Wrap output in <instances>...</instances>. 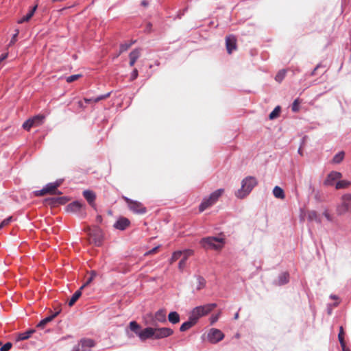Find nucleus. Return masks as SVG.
<instances>
[{"instance_id": "42", "label": "nucleus", "mask_w": 351, "mask_h": 351, "mask_svg": "<svg viewBox=\"0 0 351 351\" xmlns=\"http://www.w3.org/2000/svg\"><path fill=\"white\" fill-rule=\"evenodd\" d=\"M47 192L45 191V188H43L42 190L35 192V195L37 196L40 195H44L47 194Z\"/></svg>"}, {"instance_id": "27", "label": "nucleus", "mask_w": 351, "mask_h": 351, "mask_svg": "<svg viewBox=\"0 0 351 351\" xmlns=\"http://www.w3.org/2000/svg\"><path fill=\"white\" fill-rule=\"evenodd\" d=\"M59 182L50 183L45 187V191H47V193H55L56 190L59 186Z\"/></svg>"}, {"instance_id": "35", "label": "nucleus", "mask_w": 351, "mask_h": 351, "mask_svg": "<svg viewBox=\"0 0 351 351\" xmlns=\"http://www.w3.org/2000/svg\"><path fill=\"white\" fill-rule=\"evenodd\" d=\"M197 290L202 289V288L204 287V286L206 285L205 279L201 276H199L197 278Z\"/></svg>"}, {"instance_id": "52", "label": "nucleus", "mask_w": 351, "mask_h": 351, "mask_svg": "<svg viewBox=\"0 0 351 351\" xmlns=\"http://www.w3.org/2000/svg\"><path fill=\"white\" fill-rule=\"evenodd\" d=\"M1 345V342L0 341V346Z\"/></svg>"}, {"instance_id": "19", "label": "nucleus", "mask_w": 351, "mask_h": 351, "mask_svg": "<svg viewBox=\"0 0 351 351\" xmlns=\"http://www.w3.org/2000/svg\"><path fill=\"white\" fill-rule=\"evenodd\" d=\"M196 323L197 321L190 315L189 320L181 325L180 330L181 332H185L192 328Z\"/></svg>"}, {"instance_id": "32", "label": "nucleus", "mask_w": 351, "mask_h": 351, "mask_svg": "<svg viewBox=\"0 0 351 351\" xmlns=\"http://www.w3.org/2000/svg\"><path fill=\"white\" fill-rule=\"evenodd\" d=\"M140 56V52L138 50H134L132 51L130 54V64L131 66L134 65L136 60Z\"/></svg>"}, {"instance_id": "14", "label": "nucleus", "mask_w": 351, "mask_h": 351, "mask_svg": "<svg viewBox=\"0 0 351 351\" xmlns=\"http://www.w3.org/2000/svg\"><path fill=\"white\" fill-rule=\"evenodd\" d=\"M138 337L142 341H145L148 339H154V328H145L144 330L141 331V333L138 334Z\"/></svg>"}, {"instance_id": "33", "label": "nucleus", "mask_w": 351, "mask_h": 351, "mask_svg": "<svg viewBox=\"0 0 351 351\" xmlns=\"http://www.w3.org/2000/svg\"><path fill=\"white\" fill-rule=\"evenodd\" d=\"M345 154L343 152L337 153L333 158L332 162L335 164L340 163L344 158Z\"/></svg>"}, {"instance_id": "39", "label": "nucleus", "mask_w": 351, "mask_h": 351, "mask_svg": "<svg viewBox=\"0 0 351 351\" xmlns=\"http://www.w3.org/2000/svg\"><path fill=\"white\" fill-rule=\"evenodd\" d=\"M80 75H73L69 76L66 78V82L69 83L73 82V81L78 80L80 77Z\"/></svg>"}, {"instance_id": "37", "label": "nucleus", "mask_w": 351, "mask_h": 351, "mask_svg": "<svg viewBox=\"0 0 351 351\" xmlns=\"http://www.w3.org/2000/svg\"><path fill=\"white\" fill-rule=\"evenodd\" d=\"M280 107H276L269 114V118L273 119L277 117L280 114Z\"/></svg>"}, {"instance_id": "2", "label": "nucleus", "mask_w": 351, "mask_h": 351, "mask_svg": "<svg viewBox=\"0 0 351 351\" xmlns=\"http://www.w3.org/2000/svg\"><path fill=\"white\" fill-rule=\"evenodd\" d=\"M256 185V180L252 177H248L243 180L241 187L236 192V196L240 199L246 197Z\"/></svg>"}, {"instance_id": "38", "label": "nucleus", "mask_w": 351, "mask_h": 351, "mask_svg": "<svg viewBox=\"0 0 351 351\" xmlns=\"http://www.w3.org/2000/svg\"><path fill=\"white\" fill-rule=\"evenodd\" d=\"M12 347V343L10 342H7L0 348V351H9Z\"/></svg>"}, {"instance_id": "45", "label": "nucleus", "mask_w": 351, "mask_h": 351, "mask_svg": "<svg viewBox=\"0 0 351 351\" xmlns=\"http://www.w3.org/2000/svg\"><path fill=\"white\" fill-rule=\"evenodd\" d=\"M341 348L343 351H351L349 348H348L346 345V343H343V344H341Z\"/></svg>"}, {"instance_id": "6", "label": "nucleus", "mask_w": 351, "mask_h": 351, "mask_svg": "<svg viewBox=\"0 0 351 351\" xmlns=\"http://www.w3.org/2000/svg\"><path fill=\"white\" fill-rule=\"evenodd\" d=\"M45 119V116L37 115L25 121L23 124V129L29 130L32 127L40 125Z\"/></svg>"}, {"instance_id": "51", "label": "nucleus", "mask_w": 351, "mask_h": 351, "mask_svg": "<svg viewBox=\"0 0 351 351\" xmlns=\"http://www.w3.org/2000/svg\"><path fill=\"white\" fill-rule=\"evenodd\" d=\"M331 298L335 300L338 299V298L336 295H331Z\"/></svg>"}, {"instance_id": "48", "label": "nucleus", "mask_w": 351, "mask_h": 351, "mask_svg": "<svg viewBox=\"0 0 351 351\" xmlns=\"http://www.w3.org/2000/svg\"><path fill=\"white\" fill-rule=\"evenodd\" d=\"M137 75H138V73H137V71L136 70H134L132 73V77L133 78H136L137 77Z\"/></svg>"}, {"instance_id": "28", "label": "nucleus", "mask_w": 351, "mask_h": 351, "mask_svg": "<svg viewBox=\"0 0 351 351\" xmlns=\"http://www.w3.org/2000/svg\"><path fill=\"white\" fill-rule=\"evenodd\" d=\"M90 276L88 278L85 283L80 287V290H83L86 287L89 285L95 279L97 276V272L95 271H91L90 274Z\"/></svg>"}, {"instance_id": "25", "label": "nucleus", "mask_w": 351, "mask_h": 351, "mask_svg": "<svg viewBox=\"0 0 351 351\" xmlns=\"http://www.w3.org/2000/svg\"><path fill=\"white\" fill-rule=\"evenodd\" d=\"M168 319L173 324H178L180 322V315L176 311L171 312L168 315Z\"/></svg>"}, {"instance_id": "43", "label": "nucleus", "mask_w": 351, "mask_h": 351, "mask_svg": "<svg viewBox=\"0 0 351 351\" xmlns=\"http://www.w3.org/2000/svg\"><path fill=\"white\" fill-rule=\"evenodd\" d=\"M219 314H217L216 315H214V316H212L210 319H211V324H213L215 323V322L217 321V319H219Z\"/></svg>"}, {"instance_id": "50", "label": "nucleus", "mask_w": 351, "mask_h": 351, "mask_svg": "<svg viewBox=\"0 0 351 351\" xmlns=\"http://www.w3.org/2000/svg\"><path fill=\"white\" fill-rule=\"evenodd\" d=\"M239 317V313H237L235 315H234V319H237Z\"/></svg>"}, {"instance_id": "9", "label": "nucleus", "mask_w": 351, "mask_h": 351, "mask_svg": "<svg viewBox=\"0 0 351 351\" xmlns=\"http://www.w3.org/2000/svg\"><path fill=\"white\" fill-rule=\"evenodd\" d=\"M154 339H159L171 336L173 330L169 328H154Z\"/></svg>"}, {"instance_id": "24", "label": "nucleus", "mask_w": 351, "mask_h": 351, "mask_svg": "<svg viewBox=\"0 0 351 351\" xmlns=\"http://www.w3.org/2000/svg\"><path fill=\"white\" fill-rule=\"evenodd\" d=\"M36 332L34 329L28 330L24 332L19 333L16 337L17 341H23L29 339Z\"/></svg>"}, {"instance_id": "26", "label": "nucleus", "mask_w": 351, "mask_h": 351, "mask_svg": "<svg viewBox=\"0 0 351 351\" xmlns=\"http://www.w3.org/2000/svg\"><path fill=\"white\" fill-rule=\"evenodd\" d=\"M130 329L133 331L138 337V334L141 333V326L135 321H132L129 325Z\"/></svg>"}, {"instance_id": "40", "label": "nucleus", "mask_w": 351, "mask_h": 351, "mask_svg": "<svg viewBox=\"0 0 351 351\" xmlns=\"http://www.w3.org/2000/svg\"><path fill=\"white\" fill-rule=\"evenodd\" d=\"M12 220V217H9L8 218L4 219L1 223H0V229L2 228L3 227L7 226L9 224V223Z\"/></svg>"}, {"instance_id": "5", "label": "nucleus", "mask_w": 351, "mask_h": 351, "mask_svg": "<svg viewBox=\"0 0 351 351\" xmlns=\"http://www.w3.org/2000/svg\"><path fill=\"white\" fill-rule=\"evenodd\" d=\"M193 252L191 250H178L173 253L171 261L184 263L188 261L190 257L193 256Z\"/></svg>"}, {"instance_id": "3", "label": "nucleus", "mask_w": 351, "mask_h": 351, "mask_svg": "<svg viewBox=\"0 0 351 351\" xmlns=\"http://www.w3.org/2000/svg\"><path fill=\"white\" fill-rule=\"evenodd\" d=\"M216 306L217 304L215 303L197 306L192 310L191 315L197 322L201 317L208 315Z\"/></svg>"}, {"instance_id": "49", "label": "nucleus", "mask_w": 351, "mask_h": 351, "mask_svg": "<svg viewBox=\"0 0 351 351\" xmlns=\"http://www.w3.org/2000/svg\"><path fill=\"white\" fill-rule=\"evenodd\" d=\"M105 97H104V96H102V97H98V98H97V99H95V102H97V101H99V100H101V99H104Z\"/></svg>"}, {"instance_id": "17", "label": "nucleus", "mask_w": 351, "mask_h": 351, "mask_svg": "<svg viewBox=\"0 0 351 351\" xmlns=\"http://www.w3.org/2000/svg\"><path fill=\"white\" fill-rule=\"evenodd\" d=\"M226 48L228 52L231 53L237 48V39L233 36H229L226 38Z\"/></svg>"}, {"instance_id": "44", "label": "nucleus", "mask_w": 351, "mask_h": 351, "mask_svg": "<svg viewBox=\"0 0 351 351\" xmlns=\"http://www.w3.org/2000/svg\"><path fill=\"white\" fill-rule=\"evenodd\" d=\"M283 77H284V73H279L276 75V80H277L278 81L280 82V81L282 80Z\"/></svg>"}, {"instance_id": "11", "label": "nucleus", "mask_w": 351, "mask_h": 351, "mask_svg": "<svg viewBox=\"0 0 351 351\" xmlns=\"http://www.w3.org/2000/svg\"><path fill=\"white\" fill-rule=\"evenodd\" d=\"M351 202V196L345 195L342 198V202L337 208L338 215H341L345 214L349 208L350 202Z\"/></svg>"}, {"instance_id": "8", "label": "nucleus", "mask_w": 351, "mask_h": 351, "mask_svg": "<svg viewBox=\"0 0 351 351\" xmlns=\"http://www.w3.org/2000/svg\"><path fill=\"white\" fill-rule=\"evenodd\" d=\"M125 200L128 204V207L130 210L136 214H144L146 212V208L143 205L138 202L132 201L128 198H125Z\"/></svg>"}, {"instance_id": "4", "label": "nucleus", "mask_w": 351, "mask_h": 351, "mask_svg": "<svg viewBox=\"0 0 351 351\" xmlns=\"http://www.w3.org/2000/svg\"><path fill=\"white\" fill-rule=\"evenodd\" d=\"M223 191L224 190L222 189H217L213 193H212L208 197L204 199L203 202L199 206V210L201 211H203L207 208L212 206L213 204H215L218 200V199L222 195Z\"/></svg>"}, {"instance_id": "31", "label": "nucleus", "mask_w": 351, "mask_h": 351, "mask_svg": "<svg viewBox=\"0 0 351 351\" xmlns=\"http://www.w3.org/2000/svg\"><path fill=\"white\" fill-rule=\"evenodd\" d=\"M274 195L276 198L283 199L285 198V194L283 190L279 186H275L273 190Z\"/></svg>"}, {"instance_id": "46", "label": "nucleus", "mask_w": 351, "mask_h": 351, "mask_svg": "<svg viewBox=\"0 0 351 351\" xmlns=\"http://www.w3.org/2000/svg\"><path fill=\"white\" fill-rule=\"evenodd\" d=\"M8 56V53H3L1 54V56H0V62L1 61H3V60L6 59Z\"/></svg>"}, {"instance_id": "20", "label": "nucleus", "mask_w": 351, "mask_h": 351, "mask_svg": "<svg viewBox=\"0 0 351 351\" xmlns=\"http://www.w3.org/2000/svg\"><path fill=\"white\" fill-rule=\"evenodd\" d=\"M167 311L165 309L162 308L156 312L154 315V322H159L164 323L166 322Z\"/></svg>"}, {"instance_id": "13", "label": "nucleus", "mask_w": 351, "mask_h": 351, "mask_svg": "<svg viewBox=\"0 0 351 351\" xmlns=\"http://www.w3.org/2000/svg\"><path fill=\"white\" fill-rule=\"evenodd\" d=\"M342 175L341 173L337 171L330 172L326 178L324 184L328 186H332L335 184L341 178Z\"/></svg>"}, {"instance_id": "10", "label": "nucleus", "mask_w": 351, "mask_h": 351, "mask_svg": "<svg viewBox=\"0 0 351 351\" xmlns=\"http://www.w3.org/2000/svg\"><path fill=\"white\" fill-rule=\"evenodd\" d=\"M223 337L224 335L223 332L220 330L216 328L210 329L208 334V339L211 343H216L222 340Z\"/></svg>"}, {"instance_id": "7", "label": "nucleus", "mask_w": 351, "mask_h": 351, "mask_svg": "<svg viewBox=\"0 0 351 351\" xmlns=\"http://www.w3.org/2000/svg\"><path fill=\"white\" fill-rule=\"evenodd\" d=\"M95 346V343L94 340L88 338H84L79 341L76 346H75L73 351H88Z\"/></svg>"}, {"instance_id": "29", "label": "nucleus", "mask_w": 351, "mask_h": 351, "mask_svg": "<svg viewBox=\"0 0 351 351\" xmlns=\"http://www.w3.org/2000/svg\"><path fill=\"white\" fill-rule=\"evenodd\" d=\"M82 295V290L80 289L75 292V293L72 295L71 298L68 302L69 306H72L76 301L79 299V298Z\"/></svg>"}, {"instance_id": "15", "label": "nucleus", "mask_w": 351, "mask_h": 351, "mask_svg": "<svg viewBox=\"0 0 351 351\" xmlns=\"http://www.w3.org/2000/svg\"><path fill=\"white\" fill-rule=\"evenodd\" d=\"M84 208V206L82 203L76 201L69 204L65 209L68 213H77L82 210Z\"/></svg>"}, {"instance_id": "30", "label": "nucleus", "mask_w": 351, "mask_h": 351, "mask_svg": "<svg viewBox=\"0 0 351 351\" xmlns=\"http://www.w3.org/2000/svg\"><path fill=\"white\" fill-rule=\"evenodd\" d=\"M51 200H52L53 204L54 205H56V204H65L70 200V199L66 196H64V197L53 198Z\"/></svg>"}, {"instance_id": "47", "label": "nucleus", "mask_w": 351, "mask_h": 351, "mask_svg": "<svg viewBox=\"0 0 351 351\" xmlns=\"http://www.w3.org/2000/svg\"><path fill=\"white\" fill-rule=\"evenodd\" d=\"M16 36H17V33L13 36L12 40H11V43L13 44L16 42Z\"/></svg>"}, {"instance_id": "18", "label": "nucleus", "mask_w": 351, "mask_h": 351, "mask_svg": "<svg viewBox=\"0 0 351 351\" xmlns=\"http://www.w3.org/2000/svg\"><path fill=\"white\" fill-rule=\"evenodd\" d=\"M289 281V274L287 272L281 273L275 280L274 284L278 286L284 285Z\"/></svg>"}, {"instance_id": "21", "label": "nucleus", "mask_w": 351, "mask_h": 351, "mask_svg": "<svg viewBox=\"0 0 351 351\" xmlns=\"http://www.w3.org/2000/svg\"><path fill=\"white\" fill-rule=\"evenodd\" d=\"M84 197L88 201V202L93 206L95 207V194L89 190H86L83 192Z\"/></svg>"}, {"instance_id": "41", "label": "nucleus", "mask_w": 351, "mask_h": 351, "mask_svg": "<svg viewBox=\"0 0 351 351\" xmlns=\"http://www.w3.org/2000/svg\"><path fill=\"white\" fill-rule=\"evenodd\" d=\"M298 108H299V104H298V101L295 100L293 104L292 110H293V111L296 112L298 110Z\"/></svg>"}, {"instance_id": "1", "label": "nucleus", "mask_w": 351, "mask_h": 351, "mask_svg": "<svg viewBox=\"0 0 351 351\" xmlns=\"http://www.w3.org/2000/svg\"><path fill=\"white\" fill-rule=\"evenodd\" d=\"M201 246L206 250H219L225 245L222 237H206L200 241Z\"/></svg>"}, {"instance_id": "34", "label": "nucleus", "mask_w": 351, "mask_h": 351, "mask_svg": "<svg viewBox=\"0 0 351 351\" xmlns=\"http://www.w3.org/2000/svg\"><path fill=\"white\" fill-rule=\"evenodd\" d=\"M350 184V182L347 180H340L337 182L335 188L337 189L347 188Z\"/></svg>"}, {"instance_id": "36", "label": "nucleus", "mask_w": 351, "mask_h": 351, "mask_svg": "<svg viewBox=\"0 0 351 351\" xmlns=\"http://www.w3.org/2000/svg\"><path fill=\"white\" fill-rule=\"evenodd\" d=\"M338 339H339L340 344H343V343L345 342V341H344V331H343V326H340V328H339V333L338 335Z\"/></svg>"}, {"instance_id": "12", "label": "nucleus", "mask_w": 351, "mask_h": 351, "mask_svg": "<svg viewBox=\"0 0 351 351\" xmlns=\"http://www.w3.org/2000/svg\"><path fill=\"white\" fill-rule=\"evenodd\" d=\"M130 224L131 222L128 218L120 217L114 222L113 227L119 230H125L130 227Z\"/></svg>"}, {"instance_id": "23", "label": "nucleus", "mask_w": 351, "mask_h": 351, "mask_svg": "<svg viewBox=\"0 0 351 351\" xmlns=\"http://www.w3.org/2000/svg\"><path fill=\"white\" fill-rule=\"evenodd\" d=\"M59 314V312H56L54 314L47 317L46 318L42 319L38 324V328H44L45 326L48 324L49 322H51Z\"/></svg>"}, {"instance_id": "16", "label": "nucleus", "mask_w": 351, "mask_h": 351, "mask_svg": "<svg viewBox=\"0 0 351 351\" xmlns=\"http://www.w3.org/2000/svg\"><path fill=\"white\" fill-rule=\"evenodd\" d=\"M90 240L95 245L99 246L103 241V234L99 230H97L95 233L90 235Z\"/></svg>"}, {"instance_id": "22", "label": "nucleus", "mask_w": 351, "mask_h": 351, "mask_svg": "<svg viewBox=\"0 0 351 351\" xmlns=\"http://www.w3.org/2000/svg\"><path fill=\"white\" fill-rule=\"evenodd\" d=\"M36 8H37V5H35L25 16L21 17L17 21V23L19 24H21L25 22L29 21L31 19V18L33 16V15L34 14V12L36 11Z\"/></svg>"}]
</instances>
